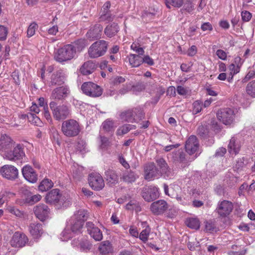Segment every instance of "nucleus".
Returning a JSON list of instances; mask_svg holds the SVG:
<instances>
[{"instance_id": "24", "label": "nucleus", "mask_w": 255, "mask_h": 255, "mask_svg": "<svg viewBox=\"0 0 255 255\" xmlns=\"http://www.w3.org/2000/svg\"><path fill=\"white\" fill-rule=\"evenodd\" d=\"M103 26L100 24H96L87 33V36L92 40L101 38Z\"/></svg>"}, {"instance_id": "5", "label": "nucleus", "mask_w": 255, "mask_h": 255, "mask_svg": "<svg viewBox=\"0 0 255 255\" xmlns=\"http://www.w3.org/2000/svg\"><path fill=\"white\" fill-rule=\"evenodd\" d=\"M108 43L100 40L93 43L89 47L88 54L92 58H96L104 55L108 49Z\"/></svg>"}, {"instance_id": "14", "label": "nucleus", "mask_w": 255, "mask_h": 255, "mask_svg": "<svg viewBox=\"0 0 255 255\" xmlns=\"http://www.w3.org/2000/svg\"><path fill=\"white\" fill-rule=\"evenodd\" d=\"M33 211L36 217L41 221L48 218L50 213V209L44 204H39L35 206Z\"/></svg>"}, {"instance_id": "27", "label": "nucleus", "mask_w": 255, "mask_h": 255, "mask_svg": "<svg viewBox=\"0 0 255 255\" xmlns=\"http://www.w3.org/2000/svg\"><path fill=\"white\" fill-rule=\"evenodd\" d=\"M138 177L134 172L129 170L125 171L122 176H121L120 178L126 183H131L134 182Z\"/></svg>"}, {"instance_id": "34", "label": "nucleus", "mask_w": 255, "mask_h": 255, "mask_svg": "<svg viewBox=\"0 0 255 255\" xmlns=\"http://www.w3.org/2000/svg\"><path fill=\"white\" fill-rule=\"evenodd\" d=\"M128 58L130 65L133 67H137L142 64V57L139 55L131 54Z\"/></svg>"}, {"instance_id": "21", "label": "nucleus", "mask_w": 255, "mask_h": 255, "mask_svg": "<svg viewBox=\"0 0 255 255\" xmlns=\"http://www.w3.org/2000/svg\"><path fill=\"white\" fill-rule=\"evenodd\" d=\"M168 208V205L166 201L163 200H158L152 203L150 206V210L155 214L163 213Z\"/></svg>"}, {"instance_id": "31", "label": "nucleus", "mask_w": 255, "mask_h": 255, "mask_svg": "<svg viewBox=\"0 0 255 255\" xmlns=\"http://www.w3.org/2000/svg\"><path fill=\"white\" fill-rule=\"evenodd\" d=\"M99 250L103 255H107L113 251V247L109 241L102 242L99 247Z\"/></svg>"}, {"instance_id": "60", "label": "nucleus", "mask_w": 255, "mask_h": 255, "mask_svg": "<svg viewBox=\"0 0 255 255\" xmlns=\"http://www.w3.org/2000/svg\"><path fill=\"white\" fill-rule=\"evenodd\" d=\"M145 63L150 66H152L154 64L153 60L148 55H145L142 57V63Z\"/></svg>"}, {"instance_id": "3", "label": "nucleus", "mask_w": 255, "mask_h": 255, "mask_svg": "<svg viewBox=\"0 0 255 255\" xmlns=\"http://www.w3.org/2000/svg\"><path fill=\"white\" fill-rule=\"evenodd\" d=\"M45 200L48 204L60 207L67 206V199L61 194L58 189H54L48 192L45 197Z\"/></svg>"}, {"instance_id": "52", "label": "nucleus", "mask_w": 255, "mask_h": 255, "mask_svg": "<svg viewBox=\"0 0 255 255\" xmlns=\"http://www.w3.org/2000/svg\"><path fill=\"white\" fill-rule=\"evenodd\" d=\"M126 209L127 210H133L135 209L137 211H140V207L138 205L136 201H130L126 205Z\"/></svg>"}, {"instance_id": "10", "label": "nucleus", "mask_w": 255, "mask_h": 255, "mask_svg": "<svg viewBox=\"0 0 255 255\" xmlns=\"http://www.w3.org/2000/svg\"><path fill=\"white\" fill-rule=\"evenodd\" d=\"M0 173L2 177L10 180H14L18 178V169L11 165H4L0 168Z\"/></svg>"}, {"instance_id": "39", "label": "nucleus", "mask_w": 255, "mask_h": 255, "mask_svg": "<svg viewBox=\"0 0 255 255\" xmlns=\"http://www.w3.org/2000/svg\"><path fill=\"white\" fill-rule=\"evenodd\" d=\"M246 90L248 95L252 98H255V80L248 83Z\"/></svg>"}, {"instance_id": "38", "label": "nucleus", "mask_w": 255, "mask_h": 255, "mask_svg": "<svg viewBox=\"0 0 255 255\" xmlns=\"http://www.w3.org/2000/svg\"><path fill=\"white\" fill-rule=\"evenodd\" d=\"M26 116L27 120L31 124L37 126H40L42 124V122L40 118L38 117L35 114L29 113L27 114Z\"/></svg>"}, {"instance_id": "30", "label": "nucleus", "mask_w": 255, "mask_h": 255, "mask_svg": "<svg viewBox=\"0 0 255 255\" xmlns=\"http://www.w3.org/2000/svg\"><path fill=\"white\" fill-rule=\"evenodd\" d=\"M106 179L110 185H114L118 182V176L114 170L109 169L105 172Z\"/></svg>"}, {"instance_id": "2", "label": "nucleus", "mask_w": 255, "mask_h": 255, "mask_svg": "<svg viewBox=\"0 0 255 255\" xmlns=\"http://www.w3.org/2000/svg\"><path fill=\"white\" fill-rule=\"evenodd\" d=\"M76 54L75 47L73 44H67L59 48L54 55V59L62 63L72 59Z\"/></svg>"}, {"instance_id": "26", "label": "nucleus", "mask_w": 255, "mask_h": 255, "mask_svg": "<svg viewBox=\"0 0 255 255\" xmlns=\"http://www.w3.org/2000/svg\"><path fill=\"white\" fill-rule=\"evenodd\" d=\"M14 144L11 137L6 134H2L0 137V149L5 150L10 148Z\"/></svg>"}, {"instance_id": "35", "label": "nucleus", "mask_w": 255, "mask_h": 255, "mask_svg": "<svg viewBox=\"0 0 255 255\" xmlns=\"http://www.w3.org/2000/svg\"><path fill=\"white\" fill-rule=\"evenodd\" d=\"M53 186V182L49 179L45 178L40 183L38 189L41 192H45L51 189Z\"/></svg>"}, {"instance_id": "62", "label": "nucleus", "mask_w": 255, "mask_h": 255, "mask_svg": "<svg viewBox=\"0 0 255 255\" xmlns=\"http://www.w3.org/2000/svg\"><path fill=\"white\" fill-rule=\"evenodd\" d=\"M11 77L14 80V83L19 85L20 83V80L19 79V75L18 71H14L12 73Z\"/></svg>"}, {"instance_id": "51", "label": "nucleus", "mask_w": 255, "mask_h": 255, "mask_svg": "<svg viewBox=\"0 0 255 255\" xmlns=\"http://www.w3.org/2000/svg\"><path fill=\"white\" fill-rule=\"evenodd\" d=\"M202 102L200 101H196L193 104V113L197 114L200 112L202 110Z\"/></svg>"}, {"instance_id": "58", "label": "nucleus", "mask_w": 255, "mask_h": 255, "mask_svg": "<svg viewBox=\"0 0 255 255\" xmlns=\"http://www.w3.org/2000/svg\"><path fill=\"white\" fill-rule=\"evenodd\" d=\"M242 19L245 22L249 21L252 17V14L248 11H243L241 13Z\"/></svg>"}, {"instance_id": "8", "label": "nucleus", "mask_w": 255, "mask_h": 255, "mask_svg": "<svg viewBox=\"0 0 255 255\" xmlns=\"http://www.w3.org/2000/svg\"><path fill=\"white\" fill-rule=\"evenodd\" d=\"M233 208L234 206L232 202L224 200L218 202L215 211L220 217L225 218L231 214Z\"/></svg>"}, {"instance_id": "46", "label": "nucleus", "mask_w": 255, "mask_h": 255, "mask_svg": "<svg viewBox=\"0 0 255 255\" xmlns=\"http://www.w3.org/2000/svg\"><path fill=\"white\" fill-rule=\"evenodd\" d=\"M131 110L133 112V115H135V121L136 120H141L143 118L144 114L140 107H136L132 109Z\"/></svg>"}, {"instance_id": "47", "label": "nucleus", "mask_w": 255, "mask_h": 255, "mask_svg": "<svg viewBox=\"0 0 255 255\" xmlns=\"http://www.w3.org/2000/svg\"><path fill=\"white\" fill-rule=\"evenodd\" d=\"M37 28L38 25L36 23L33 22L31 23L28 26L27 30V36L30 37L34 35Z\"/></svg>"}, {"instance_id": "6", "label": "nucleus", "mask_w": 255, "mask_h": 255, "mask_svg": "<svg viewBox=\"0 0 255 255\" xmlns=\"http://www.w3.org/2000/svg\"><path fill=\"white\" fill-rule=\"evenodd\" d=\"M49 106L52 111L53 117L56 120L65 119L70 114L69 108L64 105L57 106L55 102H51Z\"/></svg>"}, {"instance_id": "25", "label": "nucleus", "mask_w": 255, "mask_h": 255, "mask_svg": "<svg viewBox=\"0 0 255 255\" xmlns=\"http://www.w3.org/2000/svg\"><path fill=\"white\" fill-rule=\"evenodd\" d=\"M97 66L92 61H88L84 63L80 68V72L83 75H88L93 73Z\"/></svg>"}, {"instance_id": "16", "label": "nucleus", "mask_w": 255, "mask_h": 255, "mask_svg": "<svg viewBox=\"0 0 255 255\" xmlns=\"http://www.w3.org/2000/svg\"><path fill=\"white\" fill-rule=\"evenodd\" d=\"M25 155L22 146L17 144L12 151H9L5 153V158L9 160L15 161L20 159Z\"/></svg>"}, {"instance_id": "61", "label": "nucleus", "mask_w": 255, "mask_h": 255, "mask_svg": "<svg viewBox=\"0 0 255 255\" xmlns=\"http://www.w3.org/2000/svg\"><path fill=\"white\" fill-rule=\"evenodd\" d=\"M8 210L10 213L17 217H21L23 215L22 213L19 210L14 207H9L8 208Z\"/></svg>"}, {"instance_id": "50", "label": "nucleus", "mask_w": 255, "mask_h": 255, "mask_svg": "<svg viewBox=\"0 0 255 255\" xmlns=\"http://www.w3.org/2000/svg\"><path fill=\"white\" fill-rule=\"evenodd\" d=\"M205 224V229L206 232L212 233L216 231L215 225L211 221H206Z\"/></svg>"}, {"instance_id": "42", "label": "nucleus", "mask_w": 255, "mask_h": 255, "mask_svg": "<svg viewBox=\"0 0 255 255\" xmlns=\"http://www.w3.org/2000/svg\"><path fill=\"white\" fill-rule=\"evenodd\" d=\"M114 122L110 119H108L104 121L102 124V128L106 131L109 132L113 130L115 128Z\"/></svg>"}, {"instance_id": "64", "label": "nucleus", "mask_w": 255, "mask_h": 255, "mask_svg": "<svg viewBox=\"0 0 255 255\" xmlns=\"http://www.w3.org/2000/svg\"><path fill=\"white\" fill-rule=\"evenodd\" d=\"M243 63L244 60H243L240 57L237 56L235 58L234 62L233 64H235V65L237 66V67L240 68Z\"/></svg>"}, {"instance_id": "32", "label": "nucleus", "mask_w": 255, "mask_h": 255, "mask_svg": "<svg viewBox=\"0 0 255 255\" xmlns=\"http://www.w3.org/2000/svg\"><path fill=\"white\" fill-rule=\"evenodd\" d=\"M228 151L231 154H237L240 150V146L236 143V139L234 137L231 138L228 144Z\"/></svg>"}, {"instance_id": "41", "label": "nucleus", "mask_w": 255, "mask_h": 255, "mask_svg": "<svg viewBox=\"0 0 255 255\" xmlns=\"http://www.w3.org/2000/svg\"><path fill=\"white\" fill-rule=\"evenodd\" d=\"M131 129V125L125 124L118 128L116 131V134L118 136L123 135L127 133Z\"/></svg>"}, {"instance_id": "22", "label": "nucleus", "mask_w": 255, "mask_h": 255, "mask_svg": "<svg viewBox=\"0 0 255 255\" xmlns=\"http://www.w3.org/2000/svg\"><path fill=\"white\" fill-rule=\"evenodd\" d=\"M65 77L62 71L55 72L51 76L49 86H60L64 83Z\"/></svg>"}, {"instance_id": "36", "label": "nucleus", "mask_w": 255, "mask_h": 255, "mask_svg": "<svg viewBox=\"0 0 255 255\" xmlns=\"http://www.w3.org/2000/svg\"><path fill=\"white\" fill-rule=\"evenodd\" d=\"M186 225L191 229L198 230L200 228V221L197 218H190L187 219L185 221Z\"/></svg>"}, {"instance_id": "56", "label": "nucleus", "mask_w": 255, "mask_h": 255, "mask_svg": "<svg viewBox=\"0 0 255 255\" xmlns=\"http://www.w3.org/2000/svg\"><path fill=\"white\" fill-rule=\"evenodd\" d=\"M7 34L6 27L3 25H0V39L4 40L6 39Z\"/></svg>"}, {"instance_id": "40", "label": "nucleus", "mask_w": 255, "mask_h": 255, "mask_svg": "<svg viewBox=\"0 0 255 255\" xmlns=\"http://www.w3.org/2000/svg\"><path fill=\"white\" fill-rule=\"evenodd\" d=\"M173 159L174 161L182 162L185 160V154L182 150H178L173 153Z\"/></svg>"}, {"instance_id": "45", "label": "nucleus", "mask_w": 255, "mask_h": 255, "mask_svg": "<svg viewBox=\"0 0 255 255\" xmlns=\"http://www.w3.org/2000/svg\"><path fill=\"white\" fill-rule=\"evenodd\" d=\"M150 232V228L148 226H147L146 228L140 233L139 235V239L143 242H145L147 241L148 237Z\"/></svg>"}, {"instance_id": "15", "label": "nucleus", "mask_w": 255, "mask_h": 255, "mask_svg": "<svg viewBox=\"0 0 255 255\" xmlns=\"http://www.w3.org/2000/svg\"><path fill=\"white\" fill-rule=\"evenodd\" d=\"M28 241V239L25 235L15 232L10 241V245L13 247L21 248L25 245Z\"/></svg>"}, {"instance_id": "18", "label": "nucleus", "mask_w": 255, "mask_h": 255, "mask_svg": "<svg viewBox=\"0 0 255 255\" xmlns=\"http://www.w3.org/2000/svg\"><path fill=\"white\" fill-rule=\"evenodd\" d=\"M22 173L24 178L30 183H35L38 180L37 174L29 165H26L22 168Z\"/></svg>"}, {"instance_id": "43", "label": "nucleus", "mask_w": 255, "mask_h": 255, "mask_svg": "<svg viewBox=\"0 0 255 255\" xmlns=\"http://www.w3.org/2000/svg\"><path fill=\"white\" fill-rule=\"evenodd\" d=\"M165 3L168 8H170L171 6L176 7H180L183 3V0H164Z\"/></svg>"}, {"instance_id": "59", "label": "nucleus", "mask_w": 255, "mask_h": 255, "mask_svg": "<svg viewBox=\"0 0 255 255\" xmlns=\"http://www.w3.org/2000/svg\"><path fill=\"white\" fill-rule=\"evenodd\" d=\"M230 71V75H235L240 72V68L237 67L235 64H231L229 67Z\"/></svg>"}, {"instance_id": "28", "label": "nucleus", "mask_w": 255, "mask_h": 255, "mask_svg": "<svg viewBox=\"0 0 255 255\" xmlns=\"http://www.w3.org/2000/svg\"><path fill=\"white\" fill-rule=\"evenodd\" d=\"M119 26L117 23L113 22L108 25L104 30L105 34L109 37L115 36L119 31Z\"/></svg>"}, {"instance_id": "44", "label": "nucleus", "mask_w": 255, "mask_h": 255, "mask_svg": "<svg viewBox=\"0 0 255 255\" xmlns=\"http://www.w3.org/2000/svg\"><path fill=\"white\" fill-rule=\"evenodd\" d=\"M74 44L76 51H81L87 45V43L85 39H80L75 41Z\"/></svg>"}, {"instance_id": "29", "label": "nucleus", "mask_w": 255, "mask_h": 255, "mask_svg": "<svg viewBox=\"0 0 255 255\" xmlns=\"http://www.w3.org/2000/svg\"><path fill=\"white\" fill-rule=\"evenodd\" d=\"M68 94V90L64 87H60L55 89L52 93L53 99L60 100L62 98L67 96Z\"/></svg>"}, {"instance_id": "9", "label": "nucleus", "mask_w": 255, "mask_h": 255, "mask_svg": "<svg viewBox=\"0 0 255 255\" xmlns=\"http://www.w3.org/2000/svg\"><path fill=\"white\" fill-rule=\"evenodd\" d=\"M141 195L145 201L151 202L159 197L158 189L153 186H145L142 189Z\"/></svg>"}, {"instance_id": "49", "label": "nucleus", "mask_w": 255, "mask_h": 255, "mask_svg": "<svg viewBox=\"0 0 255 255\" xmlns=\"http://www.w3.org/2000/svg\"><path fill=\"white\" fill-rule=\"evenodd\" d=\"M79 246L81 250L85 252L90 250L92 247L91 244L87 240L81 242L79 244Z\"/></svg>"}, {"instance_id": "7", "label": "nucleus", "mask_w": 255, "mask_h": 255, "mask_svg": "<svg viewBox=\"0 0 255 255\" xmlns=\"http://www.w3.org/2000/svg\"><path fill=\"white\" fill-rule=\"evenodd\" d=\"M81 89L86 95L93 97H99L103 93L100 86L91 82L84 83L81 86Z\"/></svg>"}, {"instance_id": "4", "label": "nucleus", "mask_w": 255, "mask_h": 255, "mask_svg": "<svg viewBox=\"0 0 255 255\" xmlns=\"http://www.w3.org/2000/svg\"><path fill=\"white\" fill-rule=\"evenodd\" d=\"M87 212L84 210L78 211L71 218V230L73 233H80L84 222L87 218Z\"/></svg>"}, {"instance_id": "37", "label": "nucleus", "mask_w": 255, "mask_h": 255, "mask_svg": "<svg viewBox=\"0 0 255 255\" xmlns=\"http://www.w3.org/2000/svg\"><path fill=\"white\" fill-rule=\"evenodd\" d=\"M156 162L160 168L159 171L161 172V174H167L168 172H169L170 169L164 159L159 158L156 160Z\"/></svg>"}, {"instance_id": "20", "label": "nucleus", "mask_w": 255, "mask_h": 255, "mask_svg": "<svg viewBox=\"0 0 255 255\" xmlns=\"http://www.w3.org/2000/svg\"><path fill=\"white\" fill-rule=\"evenodd\" d=\"M86 226L88 233L95 240L99 241L103 239L102 233L98 227L95 226L92 222H88Z\"/></svg>"}, {"instance_id": "33", "label": "nucleus", "mask_w": 255, "mask_h": 255, "mask_svg": "<svg viewBox=\"0 0 255 255\" xmlns=\"http://www.w3.org/2000/svg\"><path fill=\"white\" fill-rule=\"evenodd\" d=\"M120 118L123 121L127 122L133 123L135 122V115L131 109L128 110L121 113Z\"/></svg>"}, {"instance_id": "12", "label": "nucleus", "mask_w": 255, "mask_h": 255, "mask_svg": "<svg viewBox=\"0 0 255 255\" xmlns=\"http://www.w3.org/2000/svg\"><path fill=\"white\" fill-rule=\"evenodd\" d=\"M217 116L224 124L230 125L234 120V111L230 108L222 109L218 112Z\"/></svg>"}, {"instance_id": "55", "label": "nucleus", "mask_w": 255, "mask_h": 255, "mask_svg": "<svg viewBox=\"0 0 255 255\" xmlns=\"http://www.w3.org/2000/svg\"><path fill=\"white\" fill-rule=\"evenodd\" d=\"M101 142V147L102 148H106L110 145V141L108 137L105 136H100Z\"/></svg>"}, {"instance_id": "48", "label": "nucleus", "mask_w": 255, "mask_h": 255, "mask_svg": "<svg viewBox=\"0 0 255 255\" xmlns=\"http://www.w3.org/2000/svg\"><path fill=\"white\" fill-rule=\"evenodd\" d=\"M131 90L134 92H139L144 90L145 85L143 82H138L136 85L131 86Z\"/></svg>"}, {"instance_id": "53", "label": "nucleus", "mask_w": 255, "mask_h": 255, "mask_svg": "<svg viewBox=\"0 0 255 255\" xmlns=\"http://www.w3.org/2000/svg\"><path fill=\"white\" fill-rule=\"evenodd\" d=\"M86 142L85 141L80 139L77 144V149L80 152H83L86 150Z\"/></svg>"}, {"instance_id": "57", "label": "nucleus", "mask_w": 255, "mask_h": 255, "mask_svg": "<svg viewBox=\"0 0 255 255\" xmlns=\"http://www.w3.org/2000/svg\"><path fill=\"white\" fill-rule=\"evenodd\" d=\"M130 47L131 49L135 51L137 53H138L137 55H143L144 53V51L143 49L141 47H137L136 44L132 43Z\"/></svg>"}, {"instance_id": "1", "label": "nucleus", "mask_w": 255, "mask_h": 255, "mask_svg": "<svg viewBox=\"0 0 255 255\" xmlns=\"http://www.w3.org/2000/svg\"><path fill=\"white\" fill-rule=\"evenodd\" d=\"M81 128L80 124L74 119L64 121L61 125V131L68 137H74L79 135Z\"/></svg>"}, {"instance_id": "19", "label": "nucleus", "mask_w": 255, "mask_h": 255, "mask_svg": "<svg viewBox=\"0 0 255 255\" xmlns=\"http://www.w3.org/2000/svg\"><path fill=\"white\" fill-rule=\"evenodd\" d=\"M21 191L24 198L25 203L30 205L38 202L42 198V196L40 195L33 194L31 192L26 188H23Z\"/></svg>"}, {"instance_id": "11", "label": "nucleus", "mask_w": 255, "mask_h": 255, "mask_svg": "<svg viewBox=\"0 0 255 255\" xmlns=\"http://www.w3.org/2000/svg\"><path fill=\"white\" fill-rule=\"evenodd\" d=\"M88 181L91 187L96 190H100L105 186L104 181L101 175L98 173H91L89 175Z\"/></svg>"}, {"instance_id": "17", "label": "nucleus", "mask_w": 255, "mask_h": 255, "mask_svg": "<svg viewBox=\"0 0 255 255\" xmlns=\"http://www.w3.org/2000/svg\"><path fill=\"white\" fill-rule=\"evenodd\" d=\"M199 146L198 140L196 136L191 135L186 140L185 147L186 151L190 155L196 152Z\"/></svg>"}, {"instance_id": "54", "label": "nucleus", "mask_w": 255, "mask_h": 255, "mask_svg": "<svg viewBox=\"0 0 255 255\" xmlns=\"http://www.w3.org/2000/svg\"><path fill=\"white\" fill-rule=\"evenodd\" d=\"M71 233L68 229H65L61 234V239L62 241H66L71 238Z\"/></svg>"}, {"instance_id": "63", "label": "nucleus", "mask_w": 255, "mask_h": 255, "mask_svg": "<svg viewBox=\"0 0 255 255\" xmlns=\"http://www.w3.org/2000/svg\"><path fill=\"white\" fill-rule=\"evenodd\" d=\"M216 54L218 57L223 60H225L227 58V54L226 53L221 49H219L216 51Z\"/></svg>"}, {"instance_id": "23", "label": "nucleus", "mask_w": 255, "mask_h": 255, "mask_svg": "<svg viewBox=\"0 0 255 255\" xmlns=\"http://www.w3.org/2000/svg\"><path fill=\"white\" fill-rule=\"evenodd\" d=\"M29 231L34 239H39L43 233L42 225L40 223H31L28 227Z\"/></svg>"}, {"instance_id": "13", "label": "nucleus", "mask_w": 255, "mask_h": 255, "mask_svg": "<svg viewBox=\"0 0 255 255\" xmlns=\"http://www.w3.org/2000/svg\"><path fill=\"white\" fill-rule=\"evenodd\" d=\"M144 178L150 180L161 175V172L153 162L146 164L144 167Z\"/></svg>"}]
</instances>
